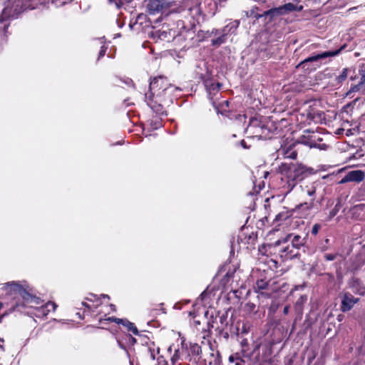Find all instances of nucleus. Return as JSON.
Masks as SVG:
<instances>
[{"mask_svg":"<svg viewBox=\"0 0 365 365\" xmlns=\"http://www.w3.org/2000/svg\"><path fill=\"white\" fill-rule=\"evenodd\" d=\"M6 287V291L13 295L14 299L21 301L16 302L14 309L19 307L33 308L34 316L43 319L51 312V309H48V307L51 308L52 312H55L58 307L55 302L51 301L42 304L43 301L36 295L35 289L26 282L23 283L20 282H8Z\"/></svg>","mask_w":365,"mask_h":365,"instance_id":"1","label":"nucleus"},{"mask_svg":"<svg viewBox=\"0 0 365 365\" xmlns=\"http://www.w3.org/2000/svg\"><path fill=\"white\" fill-rule=\"evenodd\" d=\"M287 192L292 191L300 182L315 173L314 168L302 163H282L278 168Z\"/></svg>","mask_w":365,"mask_h":365,"instance_id":"2","label":"nucleus"},{"mask_svg":"<svg viewBox=\"0 0 365 365\" xmlns=\"http://www.w3.org/2000/svg\"><path fill=\"white\" fill-rule=\"evenodd\" d=\"M246 132L257 139L267 140L281 137L282 131L277 124L264 116L251 118Z\"/></svg>","mask_w":365,"mask_h":365,"instance_id":"3","label":"nucleus"},{"mask_svg":"<svg viewBox=\"0 0 365 365\" xmlns=\"http://www.w3.org/2000/svg\"><path fill=\"white\" fill-rule=\"evenodd\" d=\"M179 91L178 88L174 86L153 96L145 94V101L148 106L157 115H167V108L173 103L175 99H177L175 92Z\"/></svg>","mask_w":365,"mask_h":365,"instance_id":"4","label":"nucleus"},{"mask_svg":"<svg viewBox=\"0 0 365 365\" xmlns=\"http://www.w3.org/2000/svg\"><path fill=\"white\" fill-rule=\"evenodd\" d=\"M347 47L346 43H344L343 45L339 46L334 50L327 51L322 52L321 53H318L312 56H309L304 60L302 61L297 66V68H301L305 71L311 72L312 71L316 70V66H313L312 63L314 62H317L319 60L328 58V57H334L340 53H341Z\"/></svg>","mask_w":365,"mask_h":365,"instance_id":"5","label":"nucleus"},{"mask_svg":"<svg viewBox=\"0 0 365 365\" xmlns=\"http://www.w3.org/2000/svg\"><path fill=\"white\" fill-rule=\"evenodd\" d=\"M33 0H7L3 9V16L16 19L28 9H33Z\"/></svg>","mask_w":365,"mask_h":365,"instance_id":"6","label":"nucleus"},{"mask_svg":"<svg viewBox=\"0 0 365 365\" xmlns=\"http://www.w3.org/2000/svg\"><path fill=\"white\" fill-rule=\"evenodd\" d=\"M86 300L92 302V304H90L86 302H81V307L78 308V309L81 310L83 309V312H77L76 315L78 316L79 319H83L87 316H91L92 313L96 314H93V319H96L98 321V318L101 317V311H98V307L102 304L100 297L97 295L90 293L88 297H86ZM102 318H103L102 317Z\"/></svg>","mask_w":365,"mask_h":365,"instance_id":"7","label":"nucleus"},{"mask_svg":"<svg viewBox=\"0 0 365 365\" xmlns=\"http://www.w3.org/2000/svg\"><path fill=\"white\" fill-rule=\"evenodd\" d=\"M302 9V6L298 7L297 5L291 2L277 7H272L263 12L264 21L266 24H271L279 16L289 14L292 11H300Z\"/></svg>","mask_w":365,"mask_h":365,"instance_id":"8","label":"nucleus"},{"mask_svg":"<svg viewBox=\"0 0 365 365\" xmlns=\"http://www.w3.org/2000/svg\"><path fill=\"white\" fill-rule=\"evenodd\" d=\"M227 324V314H220L219 312L215 316L212 314L210 319L207 322V328L202 329V332L204 334L202 337L205 339L210 336L211 329H215L219 334H223V330L225 329Z\"/></svg>","mask_w":365,"mask_h":365,"instance_id":"9","label":"nucleus"},{"mask_svg":"<svg viewBox=\"0 0 365 365\" xmlns=\"http://www.w3.org/2000/svg\"><path fill=\"white\" fill-rule=\"evenodd\" d=\"M103 317H105V318H98L99 324H103L105 322H113L118 324H121L127 329L128 331L132 332L134 335L144 336L140 334L135 324L130 322L127 319H120L115 317H106V314H104Z\"/></svg>","mask_w":365,"mask_h":365,"instance_id":"10","label":"nucleus"},{"mask_svg":"<svg viewBox=\"0 0 365 365\" xmlns=\"http://www.w3.org/2000/svg\"><path fill=\"white\" fill-rule=\"evenodd\" d=\"M173 86H174V85L169 82L167 77L164 76L154 77L150 83V94H148V96L159 93L161 91Z\"/></svg>","mask_w":365,"mask_h":365,"instance_id":"11","label":"nucleus"},{"mask_svg":"<svg viewBox=\"0 0 365 365\" xmlns=\"http://www.w3.org/2000/svg\"><path fill=\"white\" fill-rule=\"evenodd\" d=\"M341 304L340 310L344 312H348L353 309L354 305L359 302V298L354 297L349 292H343L340 294Z\"/></svg>","mask_w":365,"mask_h":365,"instance_id":"12","label":"nucleus"},{"mask_svg":"<svg viewBox=\"0 0 365 365\" xmlns=\"http://www.w3.org/2000/svg\"><path fill=\"white\" fill-rule=\"evenodd\" d=\"M321 140L322 139L314 131L306 130L304 131V134L299 137L297 142L310 148H319V145L317 142Z\"/></svg>","mask_w":365,"mask_h":365,"instance_id":"13","label":"nucleus"},{"mask_svg":"<svg viewBox=\"0 0 365 365\" xmlns=\"http://www.w3.org/2000/svg\"><path fill=\"white\" fill-rule=\"evenodd\" d=\"M239 25L237 21L235 25L228 24L222 29V34L216 38L212 39L211 45L214 47H219L227 41V36L229 33H233Z\"/></svg>","mask_w":365,"mask_h":365,"instance_id":"14","label":"nucleus"},{"mask_svg":"<svg viewBox=\"0 0 365 365\" xmlns=\"http://www.w3.org/2000/svg\"><path fill=\"white\" fill-rule=\"evenodd\" d=\"M224 272H226V273L222 277V278L220 279V285L223 288H226V287L228 285V284L230 282L231 279L234 277V274L236 272V267H235L234 266H232V267H231L230 264H224L220 269V270L218 272V274H220Z\"/></svg>","mask_w":365,"mask_h":365,"instance_id":"15","label":"nucleus"},{"mask_svg":"<svg viewBox=\"0 0 365 365\" xmlns=\"http://www.w3.org/2000/svg\"><path fill=\"white\" fill-rule=\"evenodd\" d=\"M185 348L186 351V355H187L188 361H191L193 359L196 363L200 360V354H202V349L199 344L196 343H190V346H187V344L185 343Z\"/></svg>","mask_w":365,"mask_h":365,"instance_id":"16","label":"nucleus"},{"mask_svg":"<svg viewBox=\"0 0 365 365\" xmlns=\"http://www.w3.org/2000/svg\"><path fill=\"white\" fill-rule=\"evenodd\" d=\"M172 4L171 0H150L148 9L150 14L162 11L165 8L169 7Z\"/></svg>","mask_w":365,"mask_h":365,"instance_id":"17","label":"nucleus"},{"mask_svg":"<svg viewBox=\"0 0 365 365\" xmlns=\"http://www.w3.org/2000/svg\"><path fill=\"white\" fill-rule=\"evenodd\" d=\"M365 173L360 170H351L348 172L341 180L340 183H346L348 182H360L364 180Z\"/></svg>","mask_w":365,"mask_h":365,"instance_id":"18","label":"nucleus"},{"mask_svg":"<svg viewBox=\"0 0 365 365\" xmlns=\"http://www.w3.org/2000/svg\"><path fill=\"white\" fill-rule=\"evenodd\" d=\"M296 144L292 143L288 146L282 147L279 150V154L282 155L284 159L295 160L297 158L298 152L295 149Z\"/></svg>","mask_w":365,"mask_h":365,"instance_id":"19","label":"nucleus"},{"mask_svg":"<svg viewBox=\"0 0 365 365\" xmlns=\"http://www.w3.org/2000/svg\"><path fill=\"white\" fill-rule=\"evenodd\" d=\"M351 80L359 78V81L357 84L351 85L348 93H354L359 91L361 88L365 86V68H361L359 70V73L354 77L351 76Z\"/></svg>","mask_w":365,"mask_h":365,"instance_id":"20","label":"nucleus"},{"mask_svg":"<svg viewBox=\"0 0 365 365\" xmlns=\"http://www.w3.org/2000/svg\"><path fill=\"white\" fill-rule=\"evenodd\" d=\"M288 240L291 241L292 248L299 250L301 247L304 246L306 240L299 235H294L293 233L289 234L284 240L283 242H287Z\"/></svg>","mask_w":365,"mask_h":365,"instance_id":"21","label":"nucleus"},{"mask_svg":"<svg viewBox=\"0 0 365 365\" xmlns=\"http://www.w3.org/2000/svg\"><path fill=\"white\" fill-rule=\"evenodd\" d=\"M185 343L182 341L181 348L175 349L174 354L172 355L170 360L172 364L174 365L179 361H187V355H186V351L185 348Z\"/></svg>","mask_w":365,"mask_h":365,"instance_id":"22","label":"nucleus"},{"mask_svg":"<svg viewBox=\"0 0 365 365\" xmlns=\"http://www.w3.org/2000/svg\"><path fill=\"white\" fill-rule=\"evenodd\" d=\"M164 26L161 29L155 31L153 36L158 37L160 40L170 42L175 37V31L172 30H165Z\"/></svg>","mask_w":365,"mask_h":365,"instance_id":"23","label":"nucleus"},{"mask_svg":"<svg viewBox=\"0 0 365 365\" xmlns=\"http://www.w3.org/2000/svg\"><path fill=\"white\" fill-rule=\"evenodd\" d=\"M145 339L148 341L145 342L148 346L147 351L150 355V359L152 360L157 359L158 357V356L160 354V347L158 346L154 341H150L149 338L147 336H145Z\"/></svg>","mask_w":365,"mask_h":365,"instance_id":"24","label":"nucleus"},{"mask_svg":"<svg viewBox=\"0 0 365 365\" xmlns=\"http://www.w3.org/2000/svg\"><path fill=\"white\" fill-rule=\"evenodd\" d=\"M245 351L242 349L240 352L232 354L228 358L229 362L231 364H235V365H245L246 361L244 359L245 356Z\"/></svg>","mask_w":365,"mask_h":365,"instance_id":"25","label":"nucleus"},{"mask_svg":"<svg viewBox=\"0 0 365 365\" xmlns=\"http://www.w3.org/2000/svg\"><path fill=\"white\" fill-rule=\"evenodd\" d=\"M280 252L281 257L285 259H291L299 255L298 250L292 248V247H290L289 245L282 247Z\"/></svg>","mask_w":365,"mask_h":365,"instance_id":"26","label":"nucleus"},{"mask_svg":"<svg viewBox=\"0 0 365 365\" xmlns=\"http://www.w3.org/2000/svg\"><path fill=\"white\" fill-rule=\"evenodd\" d=\"M292 212L289 210H283L279 212L274 217V222L277 224V226L282 225V223L287 220L289 219L292 217Z\"/></svg>","mask_w":365,"mask_h":365,"instance_id":"27","label":"nucleus"},{"mask_svg":"<svg viewBox=\"0 0 365 365\" xmlns=\"http://www.w3.org/2000/svg\"><path fill=\"white\" fill-rule=\"evenodd\" d=\"M189 14L192 18L197 23H199L200 19H203L202 17L200 4H196L195 6L190 7L189 9Z\"/></svg>","mask_w":365,"mask_h":365,"instance_id":"28","label":"nucleus"},{"mask_svg":"<svg viewBox=\"0 0 365 365\" xmlns=\"http://www.w3.org/2000/svg\"><path fill=\"white\" fill-rule=\"evenodd\" d=\"M10 18L4 17L3 12L0 16V38H3L6 36L8 33V29L9 26V23H8L7 20Z\"/></svg>","mask_w":365,"mask_h":365,"instance_id":"29","label":"nucleus"},{"mask_svg":"<svg viewBox=\"0 0 365 365\" xmlns=\"http://www.w3.org/2000/svg\"><path fill=\"white\" fill-rule=\"evenodd\" d=\"M269 280H265L263 279H257L255 285L254 286V289L256 292L262 294L264 290H267L269 289Z\"/></svg>","mask_w":365,"mask_h":365,"instance_id":"30","label":"nucleus"},{"mask_svg":"<svg viewBox=\"0 0 365 365\" xmlns=\"http://www.w3.org/2000/svg\"><path fill=\"white\" fill-rule=\"evenodd\" d=\"M318 185L319 183L317 182H313L309 185H306L304 188V192H305L307 195L311 197V199H313L314 201L315 200L316 190Z\"/></svg>","mask_w":365,"mask_h":365,"instance_id":"31","label":"nucleus"},{"mask_svg":"<svg viewBox=\"0 0 365 365\" xmlns=\"http://www.w3.org/2000/svg\"><path fill=\"white\" fill-rule=\"evenodd\" d=\"M230 103V101L226 100L219 105L214 104V106L217 113H220L223 115H227V113L229 112L228 108Z\"/></svg>","mask_w":365,"mask_h":365,"instance_id":"32","label":"nucleus"},{"mask_svg":"<svg viewBox=\"0 0 365 365\" xmlns=\"http://www.w3.org/2000/svg\"><path fill=\"white\" fill-rule=\"evenodd\" d=\"M209 365H221L222 356L220 353L217 351L215 353L212 352L208 360Z\"/></svg>","mask_w":365,"mask_h":365,"instance_id":"33","label":"nucleus"},{"mask_svg":"<svg viewBox=\"0 0 365 365\" xmlns=\"http://www.w3.org/2000/svg\"><path fill=\"white\" fill-rule=\"evenodd\" d=\"M351 287L354 289L353 292L356 294H359L360 296L365 295V287L360 284L359 280L356 279L354 281Z\"/></svg>","mask_w":365,"mask_h":365,"instance_id":"34","label":"nucleus"},{"mask_svg":"<svg viewBox=\"0 0 365 365\" xmlns=\"http://www.w3.org/2000/svg\"><path fill=\"white\" fill-rule=\"evenodd\" d=\"M259 11V8L257 6H252L251 9L247 13V16L255 19V20H259V19H263V13L259 14L258 11Z\"/></svg>","mask_w":365,"mask_h":365,"instance_id":"35","label":"nucleus"},{"mask_svg":"<svg viewBox=\"0 0 365 365\" xmlns=\"http://www.w3.org/2000/svg\"><path fill=\"white\" fill-rule=\"evenodd\" d=\"M204 84L209 92L211 91H215L216 92H218L222 86V84L220 83H212L208 79L204 81Z\"/></svg>","mask_w":365,"mask_h":365,"instance_id":"36","label":"nucleus"},{"mask_svg":"<svg viewBox=\"0 0 365 365\" xmlns=\"http://www.w3.org/2000/svg\"><path fill=\"white\" fill-rule=\"evenodd\" d=\"M314 205V202L313 199H311L309 202H306L304 203H301L296 206L295 211L298 210H305V211H309L313 208Z\"/></svg>","mask_w":365,"mask_h":365,"instance_id":"37","label":"nucleus"},{"mask_svg":"<svg viewBox=\"0 0 365 365\" xmlns=\"http://www.w3.org/2000/svg\"><path fill=\"white\" fill-rule=\"evenodd\" d=\"M348 71L349 69L347 68H344L341 73L336 76L334 81H336V85H340L346 80L348 77Z\"/></svg>","mask_w":365,"mask_h":365,"instance_id":"38","label":"nucleus"},{"mask_svg":"<svg viewBox=\"0 0 365 365\" xmlns=\"http://www.w3.org/2000/svg\"><path fill=\"white\" fill-rule=\"evenodd\" d=\"M341 203L340 202H337L335 206L334 207V208H332L329 213V215H328V220H331L333 217H334L336 214L339 212V210L341 209Z\"/></svg>","mask_w":365,"mask_h":365,"instance_id":"39","label":"nucleus"},{"mask_svg":"<svg viewBox=\"0 0 365 365\" xmlns=\"http://www.w3.org/2000/svg\"><path fill=\"white\" fill-rule=\"evenodd\" d=\"M245 311L247 313H252L256 312V305L252 302H247L245 304L244 307Z\"/></svg>","mask_w":365,"mask_h":365,"instance_id":"40","label":"nucleus"},{"mask_svg":"<svg viewBox=\"0 0 365 365\" xmlns=\"http://www.w3.org/2000/svg\"><path fill=\"white\" fill-rule=\"evenodd\" d=\"M210 36H211L209 31H204L200 30L197 32V37L199 38L200 41H203L205 38H207Z\"/></svg>","mask_w":365,"mask_h":365,"instance_id":"41","label":"nucleus"},{"mask_svg":"<svg viewBox=\"0 0 365 365\" xmlns=\"http://www.w3.org/2000/svg\"><path fill=\"white\" fill-rule=\"evenodd\" d=\"M245 240H246L247 244H254L255 241L257 240V235L252 232L251 234H249L248 236L245 235Z\"/></svg>","mask_w":365,"mask_h":365,"instance_id":"42","label":"nucleus"},{"mask_svg":"<svg viewBox=\"0 0 365 365\" xmlns=\"http://www.w3.org/2000/svg\"><path fill=\"white\" fill-rule=\"evenodd\" d=\"M107 50H108L107 46L103 45L101 47L100 51L98 53V60H99L100 58H101L102 57H103L106 55Z\"/></svg>","mask_w":365,"mask_h":365,"instance_id":"43","label":"nucleus"},{"mask_svg":"<svg viewBox=\"0 0 365 365\" xmlns=\"http://www.w3.org/2000/svg\"><path fill=\"white\" fill-rule=\"evenodd\" d=\"M156 365H168V364L163 356H158Z\"/></svg>","mask_w":365,"mask_h":365,"instance_id":"44","label":"nucleus"},{"mask_svg":"<svg viewBox=\"0 0 365 365\" xmlns=\"http://www.w3.org/2000/svg\"><path fill=\"white\" fill-rule=\"evenodd\" d=\"M337 255V254H326L324 258L326 261H333L336 258Z\"/></svg>","mask_w":365,"mask_h":365,"instance_id":"45","label":"nucleus"},{"mask_svg":"<svg viewBox=\"0 0 365 365\" xmlns=\"http://www.w3.org/2000/svg\"><path fill=\"white\" fill-rule=\"evenodd\" d=\"M320 229H321V225L319 224H318V223L314 224L312 227L311 232L313 235H317Z\"/></svg>","mask_w":365,"mask_h":365,"instance_id":"46","label":"nucleus"},{"mask_svg":"<svg viewBox=\"0 0 365 365\" xmlns=\"http://www.w3.org/2000/svg\"><path fill=\"white\" fill-rule=\"evenodd\" d=\"M259 348H260V344H257L255 346L252 351V354H255V353L257 354V356H256L257 358V361H259Z\"/></svg>","mask_w":365,"mask_h":365,"instance_id":"47","label":"nucleus"},{"mask_svg":"<svg viewBox=\"0 0 365 365\" xmlns=\"http://www.w3.org/2000/svg\"><path fill=\"white\" fill-rule=\"evenodd\" d=\"M307 299V297L306 295H302L296 302L297 305H300L304 304Z\"/></svg>","mask_w":365,"mask_h":365,"instance_id":"48","label":"nucleus"},{"mask_svg":"<svg viewBox=\"0 0 365 365\" xmlns=\"http://www.w3.org/2000/svg\"><path fill=\"white\" fill-rule=\"evenodd\" d=\"M240 145L244 148V149H249L250 148V145H248L247 144V142L245 140H242L240 141Z\"/></svg>","mask_w":365,"mask_h":365,"instance_id":"49","label":"nucleus"},{"mask_svg":"<svg viewBox=\"0 0 365 365\" xmlns=\"http://www.w3.org/2000/svg\"><path fill=\"white\" fill-rule=\"evenodd\" d=\"M249 331V327L247 326V324H243L242 327V334H247Z\"/></svg>","mask_w":365,"mask_h":365,"instance_id":"50","label":"nucleus"},{"mask_svg":"<svg viewBox=\"0 0 365 365\" xmlns=\"http://www.w3.org/2000/svg\"><path fill=\"white\" fill-rule=\"evenodd\" d=\"M210 36L212 35H220L222 34V30L219 29H212L211 32H210Z\"/></svg>","mask_w":365,"mask_h":365,"instance_id":"51","label":"nucleus"},{"mask_svg":"<svg viewBox=\"0 0 365 365\" xmlns=\"http://www.w3.org/2000/svg\"><path fill=\"white\" fill-rule=\"evenodd\" d=\"M208 295L209 293L207 292L206 291H204L201 293L200 298L201 299V300H204Z\"/></svg>","mask_w":365,"mask_h":365,"instance_id":"52","label":"nucleus"},{"mask_svg":"<svg viewBox=\"0 0 365 365\" xmlns=\"http://www.w3.org/2000/svg\"><path fill=\"white\" fill-rule=\"evenodd\" d=\"M129 342L131 345H134L136 344L137 340L135 338L133 337L131 335H129Z\"/></svg>","mask_w":365,"mask_h":365,"instance_id":"53","label":"nucleus"},{"mask_svg":"<svg viewBox=\"0 0 365 365\" xmlns=\"http://www.w3.org/2000/svg\"><path fill=\"white\" fill-rule=\"evenodd\" d=\"M289 309H290L289 305H286L283 309V314L285 315L288 314V313L289 312Z\"/></svg>","mask_w":365,"mask_h":365,"instance_id":"54","label":"nucleus"},{"mask_svg":"<svg viewBox=\"0 0 365 365\" xmlns=\"http://www.w3.org/2000/svg\"><path fill=\"white\" fill-rule=\"evenodd\" d=\"M249 344L248 341L247 339H244L241 341V345L242 347L247 346Z\"/></svg>","mask_w":365,"mask_h":365,"instance_id":"55","label":"nucleus"},{"mask_svg":"<svg viewBox=\"0 0 365 365\" xmlns=\"http://www.w3.org/2000/svg\"><path fill=\"white\" fill-rule=\"evenodd\" d=\"M194 325H195V327L198 330L200 331V328L198 327V326L200 325V322L198 321V320H194Z\"/></svg>","mask_w":365,"mask_h":365,"instance_id":"56","label":"nucleus"},{"mask_svg":"<svg viewBox=\"0 0 365 365\" xmlns=\"http://www.w3.org/2000/svg\"><path fill=\"white\" fill-rule=\"evenodd\" d=\"M220 335H222L224 338L228 339L229 338V334L227 331H225V329L223 330V334H220Z\"/></svg>","mask_w":365,"mask_h":365,"instance_id":"57","label":"nucleus"},{"mask_svg":"<svg viewBox=\"0 0 365 365\" xmlns=\"http://www.w3.org/2000/svg\"><path fill=\"white\" fill-rule=\"evenodd\" d=\"M159 310L157 309H152L150 310V314H158L157 312H158Z\"/></svg>","mask_w":365,"mask_h":365,"instance_id":"58","label":"nucleus"},{"mask_svg":"<svg viewBox=\"0 0 365 365\" xmlns=\"http://www.w3.org/2000/svg\"><path fill=\"white\" fill-rule=\"evenodd\" d=\"M364 206V205H356L354 207L353 210H361V207Z\"/></svg>","mask_w":365,"mask_h":365,"instance_id":"59","label":"nucleus"},{"mask_svg":"<svg viewBox=\"0 0 365 365\" xmlns=\"http://www.w3.org/2000/svg\"><path fill=\"white\" fill-rule=\"evenodd\" d=\"M8 313L7 312H5L4 314L0 315V323L1 322V320L2 319L4 318V317H5L6 315H7Z\"/></svg>","mask_w":365,"mask_h":365,"instance_id":"60","label":"nucleus"},{"mask_svg":"<svg viewBox=\"0 0 365 365\" xmlns=\"http://www.w3.org/2000/svg\"><path fill=\"white\" fill-rule=\"evenodd\" d=\"M110 307L112 311L115 312L116 310L115 306L114 304H111Z\"/></svg>","mask_w":365,"mask_h":365,"instance_id":"61","label":"nucleus"},{"mask_svg":"<svg viewBox=\"0 0 365 365\" xmlns=\"http://www.w3.org/2000/svg\"><path fill=\"white\" fill-rule=\"evenodd\" d=\"M0 351L4 352V347L3 345L0 344Z\"/></svg>","mask_w":365,"mask_h":365,"instance_id":"62","label":"nucleus"},{"mask_svg":"<svg viewBox=\"0 0 365 365\" xmlns=\"http://www.w3.org/2000/svg\"><path fill=\"white\" fill-rule=\"evenodd\" d=\"M101 296H102V297H103V298H108V299H110V297H109V296H108V295H106V294H102Z\"/></svg>","mask_w":365,"mask_h":365,"instance_id":"63","label":"nucleus"},{"mask_svg":"<svg viewBox=\"0 0 365 365\" xmlns=\"http://www.w3.org/2000/svg\"><path fill=\"white\" fill-rule=\"evenodd\" d=\"M160 310L162 311L163 313H166L165 308H161Z\"/></svg>","mask_w":365,"mask_h":365,"instance_id":"64","label":"nucleus"}]
</instances>
